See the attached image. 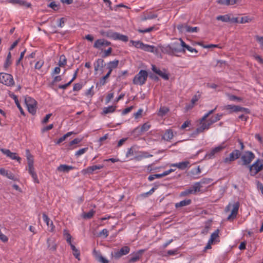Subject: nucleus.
Returning <instances> with one entry per match:
<instances>
[{"label": "nucleus", "instance_id": "obj_64", "mask_svg": "<svg viewBox=\"0 0 263 263\" xmlns=\"http://www.w3.org/2000/svg\"><path fill=\"white\" fill-rule=\"evenodd\" d=\"M256 39L257 41L260 44L261 48L263 49V37L257 35Z\"/></svg>", "mask_w": 263, "mask_h": 263}, {"label": "nucleus", "instance_id": "obj_27", "mask_svg": "<svg viewBox=\"0 0 263 263\" xmlns=\"http://www.w3.org/2000/svg\"><path fill=\"white\" fill-rule=\"evenodd\" d=\"M223 114H217L215 117H211L208 120L210 122V124H211V125L216 123V122L219 121L221 118L222 117Z\"/></svg>", "mask_w": 263, "mask_h": 263}, {"label": "nucleus", "instance_id": "obj_5", "mask_svg": "<svg viewBox=\"0 0 263 263\" xmlns=\"http://www.w3.org/2000/svg\"><path fill=\"white\" fill-rule=\"evenodd\" d=\"M255 157V155L253 152L249 151L245 152L241 156L242 165L246 166L249 165Z\"/></svg>", "mask_w": 263, "mask_h": 263}, {"label": "nucleus", "instance_id": "obj_21", "mask_svg": "<svg viewBox=\"0 0 263 263\" xmlns=\"http://www.w3.org/2000/svg\"><path fill=\"white\" fill-rule=\"evenodd\" d=\"M119 60H115L113 61H110L107 64L108 72L111 74L112 70L118 67L119 64Z\"/></svg>", "mask_w": 263, "mask_h": 263}, {"label": "nucleus", "instance_id": "obj_62", "mask_svg": "<svg viewBox=\"0 0 263 263\" xmlns=\"http://www.w3.org/2000/svg\"><path fill=\"white\" fill-rule=\"evenodd\" d=\"M66 21V18L64 17H62L59 20V24L58 25V27L60 28H62L64 26V24Z\"/></svg>", "mask_w": 263, "mask_h": 263}, {"label": "nucleus", "instance_id": "obj_43", "mask_svg": "<svg viewBox=\"0 0 263 263\" xmlns=\"http://www.w3.org/2000/svg\"><path fill=\"white\" fill-rule=\"evenodd\" d=\"M72 133H73L72 132H68L67 133L65 134L64 136H63L62 137H61L58 140V141L57 142V144H59L60 143H61V142L64 141L66 139V138L71 136L72 134Z\"/></svg>", "mask_w": 263, "mask_h": 263}, {"label": "nucleus", "instance_id": "obj_20", "mask_svg": "<svg viewBox=\"0 0 263 263\" xmlns=\"http://www.w3.org/2000/svg\"><path fill=\"white\" fill-rule=\"evenodd\" d=\"M142 50L152 53H157L158 52V49L155 46L144 44Z\"/></svg>", "mask_w": 263, "mask_h": 263}, {"label": "nucleus", "instance_id": "obj_63", "mask_svg": "<svg viewBox=\"0 0 263 263\" xmlns=\"http://www.w3.org/2000/svg\"><path fill=\"white\" fill-rule=\"evenodd\" d=\"M112 52V48L109 47L108 49L104 51L103 54L102 55L103 58H106L108 57Z\"/></svg>", "mask_w": 263, "mask_h": 263}, {"label": "nucleus", "instance_id": "obj_59", "mask_svg": "<svg viewBox=\"0 0 263 263\" xmlns=\"http://www.w3.org/2000/svg\"><path fill=\"white\" fill-rule=\"evenodd\" d=\"M97 259L102 263H108V261L101 254L97 256Z\"/></svg>", "mask_w": 263, "mask_h": 263}, {"label": "nucleus", "instance_id": "obj_44", "mask_svg": "<svg viewBox=\"0 0 263 263\" xmlns=\"http://www.w3.org/2000/svg\"><path fill=\"white\" fill-rule=\"evenodd\" d=\"M151 125L148 123L146 122L144 123L141 127L140 131L142 132L143 133H144L145 132H147L149 130V129L151 128Z\"/></svg>", "mask_w": 263, "mask_h": 263}, {"label": "nucleus", "instance_id": "obj_46", "mask_svg": "<svg viewBox=\"0 0 263 263\" xmlns=\"http://www.w3.org/2000/svg\"><path fill=\"white\" fill-rule=\"evenodd\" d=\"M11 64V54L9 52L7 55L4 66L5 68H7Z\"/></svg>", "mask_w": 263, "mask_h": 263}, {"label": "nucleus", "instance_id": "obj_41", "mask_svg": "<svg viewBox=\"0 0 263 263\" xmlns=\"http://www.w3.org/2000/svg\"><path fill=\"white\" fill-rule=\"evenodd\" d=\"M130 42L132 43L133 45L135 47H136L137 48L141 49H142V47L144 45V43L139 41H134L131 40Z\"/></svg>", "mask_w": 263, "mask_h": 263}, {"label": "nucleus", "instance_id": "obj_17", "mask_svg": "<svg viewBox=\"0 0 263 263\" xmlns=\"http://www.w3.org/2000/svg\"><path fill=\"white\" fill-rule=\"evenodd\" d=\"M189 164L190 162L188 161H185L179 163L172 164L171 166L177 167L180 170H184L189 166Z\"/></svg>", "mask_w": 263, "mask_h": 263}, {"label": "nucleus", "instance_id": "obj_53", "mask_svg": "<svg viewBox=\"0 0 263 263\" xmlns=\"http://www.w3.org/2000/svg\"><path fill=\"white\" fill-rule=\"evenodd\" d=\"M154 28H155V27L154 26H152V27H149L145 29H138L137 30V31L139 33H144L150 32L152 31L154 29Z\"/></svg>", "mask_w": 263, "mask_h": 263}, {"label": "nucleus", "instance_id": "obj_3", "mask_svg": "<svg viewBox=\"0 0 263 263\" xmlns=\"http://www.w3.org/2000/svg\"><path fill=\"white\" fill-rule=\"evenodd\" d=\"M231 206H232L231 213L227 218V220L229 221H233L236 217L239 208V202H236L232 205L229 204V205L226 207V210H229Z\"/></svg>", "mask_w": 263, "mask_h": 263}, {"label": "nucleus", "instance_id": "obj_37", "mask_svg": "<svg viewBox=\"0 0 263 263\" xmlns=\"http://www.w3.org/2000/svg\"><path fill=\"white\" fill-rule=\"evenodd\" d=\"M70 247L73 251V255L74 256L80 260L79 256H80V251L76 248V247L73 244H70Z\"/></svg>", "mask_w": 263, "mask_h": 263}, {"label": "nucleus", "instance_id": "obj_60", "mask_svg": "<svg viewBox=\"0 0 263 263\" xmlns=\"http://www.w3.org/2000/svg\"><path fill=\"white\" fill-rule=\"evenodd\" d=\"M229 99L231 101L237 100L238 101H241L242 100L241 98L238 97H237L235 95H230L229 96Z\"/></svg>", "mask_w": 263, "mask_h": 263}, {"label": "nucleus", "instance_id": "obj_13", "mask_svg": "<svg viewBox=\"0 0 263 263\" xmlns=\"http://www.w3.org/2000/svg\"><path fill=\"white\" fill-rule=\"evenodd\" d=\"M27 170L28 171L29 174L31 176L33 181L35 183H39L40 181L37 178V175L35 172L34 167L33 165L30 164V165H28Z\"/></svg>", "mask_w": 263, "mask_h": 263}, {"label": "nucleus", "instance_id": "obj_30", "mask_svg": "<svg viewBox=\"0 0 263 263\" xmlns=\"http://www.w3.org/2000/svg\"><path fill=\"white\" fill-rule=\"evenodd\" d=\"M1 151L7 156L12 159H16V153H11L9 149H1Z\"/></svg>", "mask_w": 263, "mask_h": 263}, {"label": "nucleus", "instance_id": "obj_58", "mask_svg": "<svg viewBox=\"0 0 263 263\" xmlns=\"http://www.w3.org/2000/svg\"><path fill=\"white\" fill-rule=\"evenodd\" d=\"M238 111L242 112L247 114L250 113V110L249 108L241 107L240 106H238Z\"/></svg>", "mask_w": 263, "mask_h": 263}, {"label": "nucleus", "instance_id": "obj_26", "mask_svg": "<svg viewBox=\"0 0 263 263\" xmlns=\"http://www.w3.org/2000/svg\"><path fill=\"white\" fill-rule=\"evenodd\" d=\"M104 61L102 59H98L94 63L95 70L97 71L100 68H102L104 66Z\"/></svg>", "mask_w": 263, "mask_h": 263}, {"label": "nucleus", "instance_id": "obj_29", "mask_svg": "<svg viewBox=\"0 0 263 263\" xmlns=\"http://www.w3.org/2000/svg\"><path fill=\"white\" fill-rule=\"evenodd\" d=\"M217 2L221 5L229 6L235 4L237 0H218Z\"/></svg>", "mask_w": 263, "mask_h": 263}, {"label": "nucleus", "instance_id": "obj_19", "mask_svg": "<svg viewBox=\"0 0 263 263\" xmlns=\"http://www.w3.org/2000/svg\"><path fill=\"white\" fill-rule=\"evenodd\" d=\"M0 174L7 177L10 179L13 180L14 179V175L11 172L6 170L4 168H0Z\"/></svg>", "mask_w": 263, "mask_h": 263}, {"label": "nucleus", "instance_id": "obj_16", "mask_svg": "<svg viewBox=\"0 0 263 263\" xmlns=\"http://www.w3.org/2000/svg\"><path fill=\"white\" fill-rule=\"evenodd\" d=\"M212 181V179L210 178H203L199 182H197L194 183L195 186H198V192H200V189L202 187L203 184H210Z\"/></svg>", "mask_w": 263, "mask_h": 263}, {"label": "nucleus", "instance_id": "obj_38", "mask_svg": "<svg viewBox=\"0 0 263 263\" xmlns=\"http://www.w3.org/2000/svg\"><path fill=\"white\" fill-rule=\"evenodd\" d=\"M168 111L169 109L167 107L165 106H162L160 108L158 115L159 116H163L166 115L168 112Z\"/></svg>", "mask_w": 263, "mask_h": 263}, {"label": "nucleus", "instance_id": "obj_10", "mask_svg": "<svg viewBox=\"0 0 263 263\" xmlns=\"http://www.w3.org/2000/svg\"><path fill=\"white\" fill-rule=\"evenodd\" d=\"M111 45V43L105 39H98L97 40L93 45V47L97 49H100L102 47L108 46Z\"/></svg>", "mask_w": 263, "mask_h": 263}, {"label": "nucleus", "instance_id": "obj_45", "mask_svg": "<svg viewBox=\"0 0 263 263\" xmlns=\"http://www.w3.org/2000/svg\"><path fill=\"white\" fill-rule=\"evenodd\" d=\"M198 99L199 96H197V95L194 96L191 99V105L186 106L187 109H189L192 108L193 107L194 104L198 100Z\"/></svg>", "mask_w": 263, "mask_h": 263}, {"label": "nucleus", "instance_id": "obj_35", "mask_svg": "<svg viewBox=\"0 0 263 263\" xmlns=\"http://www.w3.org/2000/svg\"><path fill=\"white\" fill-rule=\"evenodd\" d=\"M17 5L24 8H29L31 6L30 3L24 0H17Z\"/></svg>", "mask_w": 263, "mask_h": 263}, {"label": "nucleus", "instance_id": "obj_33", "mask_svg": "<svg viewBox=\"0 0 263 263\" xmlns=\"http://www.w3.org/2000/svg\"><path fill=\"white\" fill-rule=\"evenodd\" d=\"M217 21H220L222 22H229L231 21L230 16L229 14H225L223 15H218L216 17Z\"/></svg>", "mask_w": 263, "mask_h": 263}, {"label": "nucleus", "instance_id": "obj_54", "mask_svg": "<svg viewBox=\"0 0 263 263\" xmlns=\"http://www.w3.org/2000/svg\"><path fill=\"white\" fill-rule=\"evenodd\" d=\"M157 189V186L153 187L148 192L146 193H143L141 196L143 197H146L149 195H151L153 194L155 191Z\"/></svg>", "mask_w": 263, "mask_h": 263}, {"label": "nucleus", "instance_id": "obj_2", "mask_svg": "<svg viewBox=\"0 0 263 263\" xmlns=\"http://www.w3.org/2000/svg\"><path fill=\"white\" fill-rule=\"evenodd\" d=\"M148 73L146 70H141L133 79V83L136 85H142L145 84L147 78Z\"/></svg>", "mask_w": 263, "mask_h": 263}, {"label": "nucleus", "instance_id": "obj_28", "mask_svg": "<svg viewBox=\"0 0 263 263\" xmlns=\"http://www.w3.org/2000/svg\"><path fill=\"white\" fill-rule=\"evenodd\" d=\"M115 40H120L124 42H127L128 41V37L127 35L116 32L115 34Z\"/></svg>", "mask_w": 263, "mask_h": 263}, {"label": "nucleus", "instance_id": "obj_14", "mask_svg": "<svg viewBox=\"0 0 263 263\" xmlns=\"http://www.w3.org/2000/svg\"><path fill=\"white\" fill-rule=\"evenodd\" d=\"M43 218L48 227V230L50 232H53L54 230V226L53 222L50 220V218L45 213L43 214Z\"/></svg>", "mask_w": 263, "mask_h": 263}, {"label": "nucleus", "instance_id": "obj_47", "mask_svg": "<svg viewBox=\"0 0 263 263\" xmlns=\"http://www.w3.org/2000/svg\"><path fill=\"white\" fill-rule=\"evenodd\" d=\"M140 253H136L129 259V262H135L138 261L140 258Z\"/></svg>", "mask_w": 263, "mask_h": 263}, {"label": "nucleus", "instance_id": "obj_4", "mask_svg": "<svg viewBox=\"0 0 263 263\" xmlns=\"http://www.w3.org/2000/svg\"><path fill=\"white\" fill-rule=\"evenodd\" d=\"M0 83L9 86L14 84L12 76L10 74L4 72L0 73Z\"/></svg>", "mask_w": 263, "mask_h": 263}, {"label": "nucleus", "instance_id": "obj_23", "mask_svg": "<svg viewBox=\"0 0 263 263\" xmlns=\"http://www.w3.org/2000/svg\"><path fill=\"white\" fill-rule=\"evenodd\" d=\"M116 33V32H113L111 30H108V31H100V34L102 36H106L107 37L111 39L114 40H115V37Z\"/></svg>", "mask_w": 263, "mask_h": 263}, {"label": "nucleus", "instance_id": "obj_7", "mask_svg": "<svg viewBox=\"0 0 263 263\" xmlns=\"http://www.w3.org/2000/svg\"><path fill=\"white\" fill-rule=\"evenodd\" d=\"M225 147L226 146H224L223 144H221L217 147H215V148L212 149L210 152L206 154L205 157L209 159H211L213 158L216 154L221 152Z\"/></svg>", "mask_w": 263, "mask_h": 263}, {"label": "nucleus", "instance_id": "obj_42", "mask_svg": "<svg viewBox=\"0 0 263 263\" xmlns=\"http://www.w3.org/2000/svg\"><path fill=\"white\" fill-rule=\"evenodd\" d=\"M25 101L27 107L28 106V105H30V104H36V101L30 97H26Z\"/></svg>", "mask_w": 263, "mask_h": 263}, {"label": "nucleus", "instance_id": "obj_61", "mask_svg": "<svg viewBox=\"0 0 263 263\" xmlns=\"http://www.w3.org/2000/svg\"><path fill=\"white\" fill-rule=\"evenodd\" d=\"M83 85L81 83H76L73 85V91H79L82 88Z\"/></svg>", "mask_w": 263, "mask_h": 263}, {"label": "nucleus", "instance_id": "obj_52", "mask_svg": "<svg viewBox=\"0 0 263 263\" xmlns=\"http://www.w3.org/2000/svg\"><path fill=\"white\" fill-rule=\"evenodd\" d=\"M110 75V73L107 72L105 76L103 77L100 80V85H104L106 83V80L108 79Z\"/></svg>", "mask_w": 263, "mask_h": 263}, {"label": "nucleus", "instance_id": "obj_24", "mask_svg": "<svg viewBox=\"0 0 263 263\" xmlns=\"http://www.w3.org/2000/svg\"><path fill=\"white\" fill-rule=\"evenodd\" d=\"M192 202V200L191 199H185L182 201H181L179 202H177L175 204V207L176 208L185 206L190 205Z\"/></svg>", "mask_w": 263, "mask_h": 263}, {"label": "nucleus", "instance_id": "obj_57", "mask_svg": "<svg viewBox=\"0 0 263 263\" xmlns=\"http://www.w3.org/2000/svg\"><path fill=\"white\" fill-rule=\"evenodd\" d=\"M87 149H88V147L81 148L76 152L75 155L76 156H79L84 154L87 151Z\"/></svg>", "mask_w": 263, "mask_h": 263}, {"label": "nucleus", "instance_id": "obj_56", "mask_svg": "<svg viewBox=\"0 0 263 263\" xmlns=\"http://www.w3.org/2000/svg\"><path fill=\"white\" fill-rule=\"evenodd\" d=\"M160 178H162V176H161V174H154V175H152L149 176V177H148V180L149 181H152L153 180H154L155 179Z\"/></svg>", "mask_w": 263, "mask_h": 263}, {"label": "nucleus", "instance_id": "obj_55", "mask_svg": "<svg viewBox=\"0 0 263 263\" xmlns=\"http://www.w3.org/2000/svg\"><path fill=\"white\" fill-rule=\"evenodd\" d=\"M140 129H141V127H140L139 126L137 127L133 130L132 134L134 135L137 136L142 135L143 133L142 132H141Z\"/></svg>", "mask_w": 263, "mask_h": 263}, {"label": "nucleus", "instance_id": "obj_9", "mask_svg": "<svg viewBox=\"0 0 263 263\" xmlns=\"http://www.w3.org/2000/svg\"><path fill=\"white\" fill-rule=\"evenodd\" d=\"M130 251V248L128 246H124L121 249L114 252V257L116 259H119L122 256L127 254Z\"/></svg>", "mask_w": 263, "mask_h": 263}, {"label": "nucleus", "instance_id": "obj_48", "mask_svg": "<svg viewBox=\"0 0 263 263\" xmlns=\"http://www.w3.org/2000/svg\"><path fill=\"white\" fill-rule=\"evenodd\" d=\"M28 111L32 115H34L36 112V104H30L27 106Z\"/></svg>", "mask_w": 263, "mask_h": 263}, {"label": "nucleus", "instance_id": "obj_12", "mask_svg": "<svg viewBox=\"0 0 263 263\" xmlns=\"http://www.w3.org/2000/svg\"><path fill=\"white\" fill-rule=\"evenodd\" d=\"M170 50L173 52L179 53L181 52H185V49L181 48L180 45L179 44V42H175L168 46Z\"/></svg>", "mask_w": 263, "mask_h": 263}, {"label": "nucleus", "instance_id": "obj_36", "mask_svg": "<svg viewBox=\"0 0 263 263\" xmlns=\"http://www.w3.org/2000/svg\"><path fill=\"white\" fill-rule=\"evenodd\" d=\"M116 109V106H109L108 107H104L103 109V114H107L114 112Z\"/></svg>", "mask_w": 263, "mask_h": 263}, {"label": "nucleus", "instance_id": "obj_49", "mask_svg": "<svg viewBox=\"0 0 263 263\" xmlns=\"http://www.w3.org/2000/svg\"><path fill=\"white\" fill-rule=\"evenodd\" d=\"M186 27V32L192 33V32H197L199 30V28L197 27H191L187 25Z\"/></svg>", "mask_w": 263, "mask_h": 263}, {"label": "nucleus", "instance_id": "obj_15", "mask_svg": "<svg viewBox=\"0 0 263 263\" xmlns=\"http://www.w3.org/2000/svg\"><path fill=\"white\" fill-rule=\"evenodd\" d=\"M152 70L165 80H168V74L165 72L162 71L160 69L157 68L155 65H152Z\"/></svg>", "mask_w": 263, "mask_h": 263}, {"label": "nucleus", "instance_id": "obj_1", "mask_svg": "<svg viewBox=\"0 0 263 263\" xmlns=\"http://www.w3.org/2000/svg\"><path fill=\"white\" fill-rule=\"evenodd\" d=\"M249 167L251 176H255L261 172L259 175L263 176V163L259 159H257L252 165H249Z\"/></svg>", "mask_w": 263, "mask_h": 263}, {"label": "nucleus", "instance_id": "obj_40", "mask_svg": "<svg viewBox=\"0 0 263 263\" xmlns=\"http://www.w3.org/2000/svg\"><path fill=\"white\" fill-rule=\"evenodd\" d=\"M219 230L217 229L211 235V237L209 240L210 241V242H213L214 240L216 239L217 238L219 237Z\"/></svg>", "mask_w": 263, "mask_h": 263}, {"label": "nucleus", "instance_id": "obj_50", "mask_svg": "<svg viewBox=\"0 0 263 263\" xmlns=\"http://www.w3.org/2000/svg\"><path fill=\"white\" fill-rule=\"evenodd\" d=\"M157 17V15L154 14H147V15H144L142 18L141 20L142 21H146L147 20H151Z\"/></svg>", "mask_w": 263, "mask_h": 263}, {"label": "nucleus", "instance_id": "obj_25", "mask_svg": "<svg viewBox=\"0 0 263 263\" xmlns=\"http://www.w3.org/2000/svg\"><path fill=\"white\" fill-rule=\"evenodd\" d=\"M174 135L172 129H167L165 132L163 139L166 141H170L173 138Z\"/></svg>", "mask_w": 263, "mask_h": 263}, {"label": "nucleus", "instance_id": "obj_34", "mask_svg": "<svg viewBox=\"0 0 263 263\" xmlns=\"http://www.w3.org/2000/svg\"><path fill=\"white\" fill-rule=\"evenodd\" d=\"M67 63V59L66 57L62 54L60 57V59L59 61L58 65L60 67H64L66 65Z\"/></svg>", "mask_w": 263, "mask_h": 263}, {"label": "nucleus", "instance_id": "obj_8", "mask_svg": "<svg viewBox=\"0 0 263 263\" xmlns=\"http://www.w3.org/2000/svg\"><path fill=\"white\" fill-rule=\"evenodd\" d=\"M104 165H95L87 167L86 168L83 169L82 171V174L83 175L86 174H92L94 172L97 170H100L103 168Z\"/></svg>", "mask_w": 263, "mask_h": 263}, {"label": "nucleus", "instance_id": "obj_39", "mask_svg": "<svg viewBox=\"0 0 263 263\" xmlns=\"http://www.w3.org/2000/svg\"><path fill=\"white\" fill-rule=\"evenodd\" d=\"M95 213L93 210H91L87 213H84L83 215V217L85 219H90L93 217Z\"/></svg>", "mask_w": 263, "mask_h": 263}, {"label": "nucleus", "instance_id": "obj_6", "mask_svg": "<svg viewBox=\"0 0 263 263\" xmlns=\"http://www.w3.org/2000/svg\"><path fill=\"white\" fill-rule=\"evenodd\" d=\"M241 155V152L238 149L234 150L231 153L229 156L225 158L223 160V162L227 164H230L231 162L235 161L238 159Z\"/></svg>", "mask_w": 263, "mask_h": 263}, {"label": "nucleus", "instance_id": "obj_11", "mask_svg": "<svg viewBox=\"0 0 263 263\" xmlns=\"http://www.w3.org/2000/svg\"><path fill=\"white\" fill-rule=\"evenodd\" d=\"M198 186H195V185L194 184L190 188L184 190L183 192H181L180 194V196L184 197L189 194H195L196 192H198Z\"/></svg>", "mask_w": 263, "mask_h": 263}, {"label": "nucleus", "instance_id": "obj_18", "mask_svg": "<svg viewBox=\"0 0 263 263\" xmlns=\"http://www.w3.org/2000/svg\"><path fill=\"white\" fill-rule=\"evenodd\" d=\"M74 169L71 165L66 164H61L57 167V171L59 172L68 173L70 170Z\"/></svg>", "mask_w": 263, "mask_h": 263}, {"label": "nucleus", "instance_id": "obj_22", "mask_svg": "<svg viewBox=\"0 0 263 263\" xmlns=\"http://www.w3.org/2000/svg\"><path fill=\"white\" fill-rule=\"evenodd\" d=\"M223 109L229 111L228 114L238 112V105H227L223 107Z\"/></svg>", "mask_w": 263, "mask_h": 263}, {"label": "nucleus", "instance_id": "obj_51", "mask_svg": "<svg viewBox=\"0 0 263 263\" xmlns=\"http://www.w3.org/2000/svg\"><path fill=\"white\" fill-rule=\"evenodd\" d=\"M187 25L186 24H179L177 26V29L181 32H186V27Z\"/></svg>", "mask_w": 263, "mask_h": 263}, {"label": "nucleus", "instance_id": "obj_31", "mask_svg": "<svg viewBox=\"0 0 263 263\" xmlns=\"http://www.w3.org/2000/svg\"><path fill=\"white\" fill-rule=\"evenodd\" d=\"M200 124L201 125L198 128V130L199 132H201V133H203L205 130L209 129L211 126V124H210L209 120L208 121L207 123L204 122Z\"/></svg>", "mask_w": 263, "mask_h": 263}, {"label": "nucleus", "instance_id": "obj_32", "mask_svg": "<svg viewBox=\"0 0 263 263\" xmlns=\"http://www.w3.org/2000/svg\"><path fill=\"white\" fill-rule=\"evenodd\" d=\"M26 156L27 159L28 165H33L34 160L33 156L30 154L28 149L26 150Z\"/></svg>", "mask_w": 263, "mask_h": 263}]
</instances>
